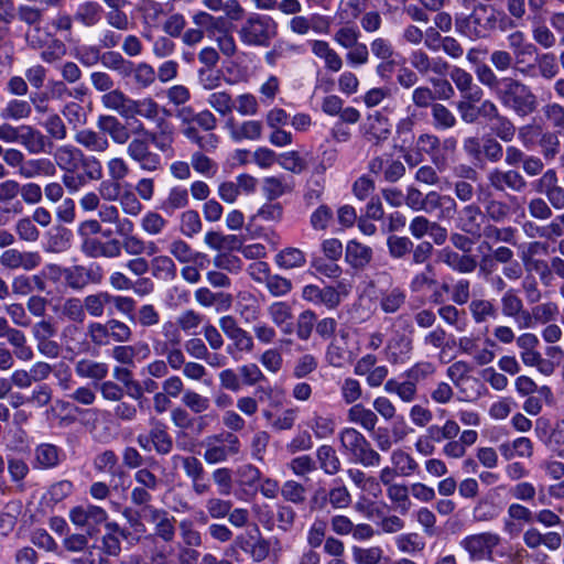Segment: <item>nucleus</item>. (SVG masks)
<instances>
[{"instance_id": "1", "label": "nucleus", "mask_w": 564, "mask_h": 564, "mask_svg": "<svg viewBox=\"0 0 564 564\" xmlns=\"http://www.w3.org/2000/svg\"><path fill=\"white\" fill-rule=\"evenodd\" d=\"M341 453L354 464L365 468H375L382 462L381 455L372 447L367 437L352 426L343 427L338 432Z\"/></svg>"}, {"instance_id": "2", "label": "nucleus", "mask_w": 564, "mask_h": 564, "mask_svg": "<svg viewBox=\"0 0 564 564\" xmlns=\"http://www.w3.org/2000/svg\"><path fill=\"white\" fill-rule=\"evenodd\" d=\"M237 34L246 46L268 47L278 35V23L270 15L252 12L246 17Z\"/></svg>"}, {"instance_id": "3", "label": "nucleus", "mask_w": 564, "mask_h": 564, "mask_svg": "<svg viewBox=\"0 0 564 564\" xmlns=\"http://www.w3.org/2000/svg\"><path fill=\"white\" fill-rule=\"evenodd\" d=\"M496 93L501 104L519 116H528L536 108V97L524 84L511 78L496 82Z\"/></svg>"}, {"instance_id": "4", "label": "nucleus", "mask_w": 564, "mask_h": 564, "mask_svg": "<svg viewBox=\"0 0 564 564\" xmlns=\"http://www.w3.org/2000/svg\"><path fill=\"white\" fill-rule=\"evenodd\" d=\"M203 458L207 465H219L229 462L240 454L241 443L231 432L213 434L202 442Z\"/></svg>"}, {"instance_id": "5", "label": "nucleus", "mask_w": 564, "mask_h": 564, "mask_svg": "<svg viewBox=\"0 0 564 564\" xmlns=\"http://www.w3.org/2000/svg\"><path fill=\"white\" fill-rule=\"evenodd\" d=\"M459 30L469 37H487L494 30V6L479 3L460 24Z\"/></svg>"}, {"instance_id": "6", "label": "nucleus", "mask_w": 564, "mask_h": 564, "mask_svg": "<svg viewBox=\"0 0 564 564\" xmlns=\"http://www.w3.org/2000/svg\"><path fill=\"white\" fill-rule=\"evenodd\" d=\"M149 424V433L139 434L137 437L139 446L148 452L154 449L160 455L170 454L173 448V441L167 432L166 424L155 417H151Z\"/></svg>"}, {"instance_id": "7", "label": "nucleus", "mask_w": 564, "mask_h": 564, "mask_svg": "<svg viewBox=\"0 0 564 564\" xmlns=\"http://www.w3.org/2000/svg\"><path fill=\"white\" fill-rule=\"evenodd\" d=\"M141 518L153 524L154 534L164 542L173 541L175 536V518L160 508L153 506H144L141 510Z\"/></svg>"}, {"instance_id": "8", "label": "nucleus", "mask_w": 564, "mask_h": 564, "mask_svg": "<svg viewBox=\"0 0 564 564\" xmlns=\"http://www.w3.org/2000/svg\"><path fill=\"white\" fill-rule=\"evenodd\" d=\"M149 139L133 138L127 145L128 156L147 172H155L161 169V156L150 150Z\"/></svg>"}, {"instance_id": "9", "label": "nucleus", "mask_w": 564, "mask_h": 564, "mask_svg": "<svg viewBox=\"0 0 564 564\" xmlns=\"http://www.w3.org/2000/svg\"><path fill=\"white\" fill-rule=\"evenodd\" d=\"M69 519L76 527L86 528L93 534L98 525L106 522L108 514L105 509L90 503L76 506L69 511Z\"/></svg>"}, {"instance_id": "10", "label": "nucleus", "mask_w": 564, "mask_h": 564, "mask_svg": "<svg viewBox=\"0 0 564 564\" xmlns=\"http://www.w3.org/2000/svg\"><path fill=\"white\" fill-rule=\"evenodd\" d=\"M134 132L144 134L159 151L173 155L175 133L173 126L169 121L161 118L156 122L155 131H149L140 123Z\"/></svg>"}, {"instance_id": "11", "label": "nucleus", "mask_w": 564, "mask_h": 564, "mask_svg": "<svg viewBox=\"0 0 564 564\" xmlns=\"http://www.w3.org/2000/svg\"><path fill=\"white\" fill-rule=\"evenodd\" d=\"M0 263L11 270L32 271L42 264V256L39 251H21L11 248L1 253Z\"/></svg>"}, {"instance_id": "12", "label": "nucleus", "mask_w": 564, "mask_h": 564, "mask_svg": "<svg viewBox=\"0 0 564 564\" xmlns=\"http://www.w3.org/2000/svg\"><path fill=\"white\" fill-rule=\"evenodd\" d=\"M460 546L466 550L474 561L490 560L494 550V535L491 533H478L464 538Z\"/></svg>"}, {"instance_id": "13", "label": "nucleus", "mask_w": 564, "mask_h": 564, "mask_svg": "<svg viewBox=\"0 0 564 564\" xmlns=\"http://www.w3.org/2000/svg\"><path fill=\"white\" fill-rule=\"evenodd\" d=\"M412 338L405 334L399 333L392 336L384 347L386 358L393 365H403L408 362L412 357Z\"/></svg>"}, {"instance_id": "14", "label": "nucleus", "mask_w": 564, "mask_h": 564, "mask_svg": "<svg viewBox=\"0 0 564 564\" xmlns=\"http://www.w3.org/2000/svg\"><path fill=\"white\" fill-rule=\"evenodd\" d=\"M225 129L234 142H241L243 140L256 141L262 137L263 124L259 120H246L238 123L230 117L225 122Z\"/></svg>"}, {"instance_id": "15", "label": "nucleus", "mask_w": 564, "mask_h": 564, "mask_svg": "<svg viewBox=\"0 0 564 564\" xmlns=\"http://www.w3.org/2000/svg\"><path fill=\"white\" fill-rule=\"evenodd\" d=\"M21 184L15 180L0 182V213L20 215L23 212L22 200L19 198Z\"/></svg>"}, {"instance_id": "16", "label": "nucleus", "mask_w": 564, "mask_h": 564, "mask_svg": "<svg viewBox=\"0 0 564 564\" xmlns=\"http://www.w3.org/2000/svg\"><path fill=\"white\" fill-rule=\"evenodd\" d=\"M456 208L457 205L453 197L431 191L424 196L422 212L432 214L437 210L438 219H449L456 214Z\"/></svg>"}, {"instance_id": "17", "label": "nucleus", "mask_w": 564, "mask_h": 564, "mask_svg": "<svg viewBox=\"0 0 564 564\" xmlns=\"http://www.w3.org/2000/svg\"><path fill=\"white\" fill-rule=\"evenodd\" d=\"M19 142L31 154L51 153L53 142L39 129L32 126H21Z\"/></svg>"}, {"instance_id": "18", "label": "nucleus", "mask_w": 564, "mask_h": 564, "mask_svg": "<svg viewBox=\"0 0 564 564\" xmlns=\"http://www.w3.org/2000/svg\"><path fill=\"white\" fill-rule=\"evenodd\" d=\"M364 137L376 144L386 141L391 133V126L389 119L382 116L379 111L369 115L361 126Z\"/></svg>"}, {"instance_id": "19", "label": "nucleus", "mask_w": 564, "mask_h": 564, "mask_svg": "<svg viewBox=\"0 0 564 564\" xmlns=\"http://www.w3.org/2000/svg\"><path fill=\"white\" fill-rule=\"evenodd\" d=\"M75 142L89 152L105 153L110 148V141L102 131H95L89 128L76 130L74 134Z\"/></svg>"}, {"instance_id": "20", "label": "nucleus", "mask_w": 564, "mask_h": 564, "mask_svg": "<svg viewBox=\"0 0 564 564\" xmlns=\"http://www.w3.org/2000/svg\"><path fill=\"white\" fill-rule=\"evenodd\" d=\"M312 53L324 62L326 70L338 73L344 66V61L339 53L330 46V44L323 40L310 41Z\"/></svg>"}, {"instance_id": "21", "label": "nucleus", "mask_w": 564, "mask_h": 564, "mask_svg": "<svg viewBox=\"0 0 564 564\" xmlns=\"http://www.w3.org/2000/svg\"><path fill=\"white\" fill-rule=\"evenodd\" d=\"M96 126L98 130L108 134L116 144L122 145L130 140L131 135L129 129L115 116H99Z\"/></svg>"}, {"instance_id": "22", "label": "nucleus", "mask_w": 564, "mask_h": 564, "mask_svg": "<svg viewBox=\"0 0 564 564\" xmlns=\"http://www.w3.org/2000/svg\"><path fill=\"white\" fill-rule=\"evenodd\" d=\"M84 152L73 144H63L55 149L53 163L61 171H77Z\"/></svg>"}, {"instance_id": "23", "label": "nucleus", "mask_w": 564, "mask_h": 564, "mask_svg": "<svg viewBox=\"0 0 564 564\" xmlns=\"http://www.w3.org/2000/svg\"><path fill=\"white\" fill-rule=\"evenodd\" d=\"M346 419L348 423L358 425L367 432H372L378 423L376 412L360 402L348 408Z\"/></svg>"}, {"instance_id": "24", "label": "nucleus", "mask_w": 564, "mask_h": 564, "mask_svg": "<svg viewBox=\"0 0 564 564\" xmlns=\"http://www.w3.org/2000/svg\"><path fill=\"white\" fill-rule=\"evenodd\" d=\"M299 414V409L289 408L281 413H274L271 409L262 411V416L270 429L275 432L290 431L293 429Z\"/></svg>"}, {"instance_id": "25", "label": "nucleus", "mask_w": 564, "mask_h": 564, "mask_svg": "<svg viewBox=\"0 0 564 564\" xmlns=\"http://www.w3.org/2000/svg\"><path fill=\"white\" fill-rule=\"evenodd\" d=\"M205 245L220 253L238 251L241 249V239L236 235H224L219 231H207L204 236Z\"/></svg>"}, {"instance_id": "26", "label": "nucleus", "mask_w": 564, "mask_h": 564, "mask_svg": "<svg viewBox=\"0 0 564 564\" xmlns=\"http://www.w3.org/2000/svg\"><path fill=\"white\" fill-rule=\"evenodd\" d=\"M345 260L354 269H364L372 260V249L357 240H349L345 249Z\"/></svg>"}, {"instance_id": "27", "label": "nucleus", "mask_w": 564, "mask_h": 564, "mask_svg": "<svg viewBox=\"0 0 564 564\" xmlns=\"http://www.w3.org/2000/svg\"><path fill=\"white\" fill-rule=\"evenodd\" d=\"M465 350L468 351L479 366H485L494 359V341L487 336H477L467 341Z\"/></svg>"}, {"instance_id": "28", "label": "nucleus", "mask_w": 564, "mask_h": 564, "mask_svg": "<svg viewBox=\"0 0 564 564\" xmlns=\"http://www.w3.org/2000/svg\"><path fill=\"white\" fill-rule=\"evenodd\" d=\"M303 53L304 48L302 45L280 40L274 43L270 51L265 52L264 62L269 66L275 67L280 59L290 58Z\"/></svg>"}, {"instance_id": "29", "label": "nucleus", "mask_w": 564, "mask_h": 564, "mask_svg": "<svg viewBox=\"0 0 564 564\" xmlns=\"http://www.w3.org/2000/svg\"><path fill=\"white\" fill-rule=\"evenodd\" d=\"M19 174L24 178L52 177L56 174V167L47 158L30 159L21 166Z\"/></svg>"}, {"instance_id": "30", "label": "nucleus", "mask_w": 564, "mask_h": 564, "mask_svg": "<svg viewBox=\"0 0 564 564\" xmlns=\"http://www.w3.org/2000/svg\"><path fill=\"white\" fill-rule=\"evenodd\" d=\"M485 223V216L477 206L468 205L463 208L459 216L460 228L468 234L480 236L486 234V229H482Z\"/></svg>"}, {"instance_id": "31", "label": "nucleus", "mask_w": 564, "mask_h": 564, "mask_svg": "<svg viewBox=\"0 0 564 564\" xmlns=\"http://www.w3.org/2000/svg\"><path fill=\"white\" fill-rule=\"evenodd\" d=\"M437 258L441 262L460 273L471 272L476 268V261L471 257L459 254L448 247L440 250Z\"/></svg>"}, {"instance_id": "32", "label": "nucleus", "mask_w": 564, "mask_h": 564, "mask_svg": "<svg viewBox=\"0 0 564 564\" xmlns=\"http://www.w3.org/2000/svg\"><path fill=\"white\" fill-rule=\"evenodd\" d=\"M75 372L79 378L101 381L108 376L109 366L106 362L83 358L75 364Z\"/></svg>"}, {"instance_id": "33", "label": "nucleus", "mask_w": 564, "mask_h": 564, "mask_svg": "<svg viewBox=\"0 0 564 564\" xmlns=\"http://www.w3.org/2000/svg\"><path fill=\"white\" fill-rule=\"evenodd\" d=\"M237 311L246 323L259 319L261 307L257 297L248 291L240 292L237 296Z\"/></svg>"}, {"instance_id": "34", "label": "nucleus", "mask_w": 564, "mask_h": 564, "mask_svg": "<svg viewBox=\"0 0 564 564\" xmlns=\"http://www.w3.org/2000/svg\"><path fill=\"white\" fill-rule=\"evenodd\" d=\"M150 270L153 278L162 281H173L177 269L172 257L159 254L150 260Z\"/></svg>"}, {"instance_id": "35", "label": "nucleus", "mask_w": 564, "mask_h": 564, "mask_svg": "<svg viewBox=\"0 0 564 564\" xmlns=\"http://www.w3.org/2000/svg\"><path fill=\"white\" fill-rule=\"evenodd\" d=\"M316 459L319 468L326 475L334 476L341 468L340 459L332 445L323 444L318 446L316 449Z\"/></svg>"}, {"instance_id": "36", "label": "nucleus", "mask_w": 564, "mask_h": 564, "mask_svg": "<svg viewBox=\"0 0 564 564\" xmlns=\"http://www.w3.org/2000/svg\"><path fill=\"white\" fill-rule=\"evenodd\" d=\"M61 462V449L48 443L40 444L34 452V467L48 469L56 467Z\"/></svg>"}, {"instance_id": "37", "label": "nucleus", "mask_w": 564, "mask_h": 564, "mask_svg": "<svg viewBox=\"0 0 564 564\" xmlns=\"http://www.w3.org/2000/svg\"><path fill=\"white\" fill-rule=\"evenodd\" d=\"M268 314L282 333L291 334L292 328V310L291 306L285 302H274L268 307Z\"/></svg>"}, {"instance_id": "38", "label": "nucleus", "mask_w": 564, "mask_h": 564, "mask_svg": "<svg viewBox=\"0 0 564 564\" xmlns=\"http://www.w3.org/2000/svg\"><path fill=\"white\" fill-rule=\"evenodd\" d=\"M529 20L532 23V37L543 48H552L556 44L554 33L545 25L541 14H531Z\"/></svg>"}, {"instance_id": "39", "label": "nucleus", "mask_w": 564, "mask_h": 564, "mask_svg": "<svg viewBox=\"0 0 564 564\" xmlns=\"http://www.w3.org/2000/svg\"><path fill=\"white\" fill-rule=\"evenodd\" d=\"M170 257L175 258L180 263H196L206 256L194 250L186 241L181 238L173 239L169 245Z\"/></svg>"}, {"instance_id": "40", "label": "nucleus", "mask_w": 564, "mask_h": 564, "mask_svg": "<svg viewBox=\"0 0 564 564\" xmlns=\"http://www.w3.org/2000/svg\"><path fill=\"white\" fill-rule=\"evenodd\" d=\"M229 340H231V344L227 346V352L235 360H239L241 354H251L254 349L252 336L242 327L230 336Z\"/></svg>"}, {"instance_id": "41", "label": "nucleus", "mask_w": 564, "mask_h": 564, "mask_svg": "<svg viewBox=\"0 0 564 564\" xmlns=\"http://www.w3.org/2000/svg\"><path fill=\"white\" fill-rule=\"evenodd\" d=\"M383 389L389 394L398 395V398L405 403L413 402L417 395V387L413 383V380L410 379L405 381L389 379L384 382Z\"/></svg>"}, {"instance_id": "42", "label": "nucleus", "mask_w": 564, "mask_h": 564, "mask_svg": "<svg viewBox=\"0 0 564 564\" xmlns=\"http://www.w3.org/2000/svg\"><path fill=\"white\" fill-rule=\"evenodd\" d=\"M308 427L317 440H326L334 435L336 422L330 414L314 412L308 421Z\"/></svg>"}, {"instance_id": "43", "label": "nucleus", "mask_w": 564, "mask_h": 564, "mask_svg": "<svg viewBox=\"0 0 564 564\" xmlns=\"http://www.w3.org/2000/svg\"><path fill=\"white\" fill-rule=\"evenodd\" d=\"M405 300V291L400 286H393L381 292L379 306L386 314H393L404 305Z\"/></svg>"}, {"instance_id": "44", "label": "nucleus", "mask_w": 564, "mask_h": 564, "mask_svg": "<svg viewBox=\"0 0 564 564\" xmlns=\"http://www.w3.org/2000/svg\"><path fill=\"white\" fill-rule=\"evenodd\" d=\"M326 361L334 368H343L354 359V352L348 349L347 343L332 340L325 354Z\"/></svg>"}, {"instance_id": "45", "label": "nucleus", "mask_w": 564, "mask_h": 564, "mask_svg": "<svg viewBox=\"0 0 564 564\" xmlns=\"http://www.w3.org/2000/svg\"><path fill=\"white\" fill-rule=\"evenodd\" d=\"M283 217V207L280 203H265L256 214L248 219L247 229L252 230L257 226L258 220L268 223H279Z\"/></svg>"}, {"instance_id": "46", "label": "nucleus", "mask_w": 564, "mask_h": 564, "mask_svg": "<svg viewBox=\"0 0 564 564\" xmlns=\"http://www.w3.org/2000/svg\"><path fill=\"white\" fill-rule=\"evenodd\" d=\"M160 107L158 102L150 98L131 99L127 118L140 116L148 120H155L159 117Z\"/></svg>"}, {"instance_id": "47", "label": "nucleus", "mask_w": 564, "mask_h": 564, "mask_svg": "<svg viewBox=\"0 0 564 564\" xmlns=\"http://www.w3.org/2000/svg\"><path fill=\"white\" fill-rule=\"evenodd\" d=\"M131 99L121 90L112 88L101 96V104L107 109L115 110L121 117L127 118Z\"/></svg>"}, {"instance_id": "48", "label": "nucleus", "mask_w": 564, "mask_h": 564, "mask_svg": "<svg viewBox=\"0 0 564 564\" xmlns=\"http://www.w3.org/2000/svg\"><path fill=\"white\" fill-rule=\"evenodd\" d=\"M137 10L145 24L156 26L164 17V7L156 0H139Z\"/></svg>"}, {"instance_id": "49", "label": "nucleus", "mask_w": 564, "mask_h": 564, "mask_svg": "<svg viewBox=\"0 0 564 564\" xmlns=\"http://www.w3.org/2000/svg\"><path fill=\"white\" fill-rule=\"evenodd\" d=\"M351 556L355 564H380L384 558V551L379 545L351 546Z\"/></svg>"}, {"instance_id": "50", "label": "nucleus", "mask_w": 564, "mask_h": 564, "mask_svg": "<svg viewBox=\"0 0 564 564\" xmlns=\"http://www.w3.org/2000/svg\"><path fill=\"white\" fill-rule=\"evenodd\" d=\"M387 491V497L391 503L402 513L406 514L412 506L410 499V488L405 484L398 482L390 486Z\"/></svg>"}, {"instance_id": "51", "label": "nucleus", "mask_w": 564, "mask_h": 564, "mask_svg": "<svg viewBox=\"0 0 564 564\" xmlns=\"http://www.w3.org/2000/svg\"><path fill=\"white\" fill-rule=\"evenodd\" d=\"M263 195L273 200L292 191V184L284 176H268L262 181Z\"/></svg>"}, {"instance_id": "52", "label": "nucleus", "mask_w": 564, "mask_h": 564, "mask_svg": "<svg viewBox=\"0 0 564 564\" xmlns=\"http://www.w3.org/2000/svg\"><path fill=\"white\" fill-rule=\"evenodd\" d=\"M32 113L29 101L22 99H11L0 110V118L3 120H23L28 119Z\"/></svg>"}, {"instance_id": "53", "label": "nucleus", "mask_w": 564, "mask_h": 564, "mask_svg": "<svg viewBox=\"0 0 564 564\" xmlns=\"http://www.w3.org/2000/svg\"><path fill=\"white\" fill-rule=\"evenodd\" d=\"M195 301L204 307H212L216 304L228 308L231 304V295L223 292H212L208 288H198L194 293Z\"/></svg>"}, {"instance_id": "54", "label": "nucleus", "mask_w": 564, "mask_h": 564, "mask_svg": "<svg viewBox=\"0 0 564 564\" xmlns=\"http://www.w3.org/2000/svg\"><path fill=\"white\" fill-rule=\"evenodd\" d=\"M390 460L399 476H411L419 468L417 462L409 453L402 449H394L391 453Z\"/></svg>"}, {"instance_id": "55", "label": "nucleus", "mask_w": 564, "mask_h": 564, "mask_svg": "<svg viewBox=\"0 0 564 564\" xmlns=\"http://www.w3.org/2000/svg\"><path fill=\"white\" fill-rule=\"evenodd\" d=\"M206 101L221 117L230 116L235 109L234 98L227 90L209 94Z\"/></svg>"}, {"instance_id": "56", "label": "nucleus", "mask_w": 564, "mask_h": 564, "mask_svg": "<svg viewBox=\"0 0 564 564\" xmlns=\"http://www.w3.org/2000/svg\"><path fill=\"white\" fill-rule=\"evenodd\" d=\"M85 313L91 317H101L107 308H109V292L99 291L87 295L83 300Z\"/></svg>"}, {"instance_id": "57", "label": "nucleus", "mask_w": 564, "mask_h": 564, "mask_svg": "<svg viewBox=\"0 0 564 564\" xmlns=\"http://www.w3.org/2000/svg\"><path fill=\"white\" fill-rule=\"evenodd\" d=\"M41 126L46 132L45 135L51 141H63L67 138V127L62 117L56 112L50 113L47 118L41 122Z\"/></svg>"}, {"instance_id": "58", "label": "nucleus", "mask_w": 564, "mask_h": 564, "mask_svg": "<svg viewBox=\"0 0 564 564\" xmlns=\"http://www.w3.org/2000/svg\"><path fill=\"white\" fill-rule=\"evenodd\" d=\"M70 230L66 228H56L47 234V243L45 250L52 253L66 251L70 247Z\"/></svg>"}, {"instance_id": "59", "label": "nucleus", "mask_w": 564, "mask_h": 564, "mask_svg": "<svg viewBox=\"0 0 564 564\" xmlns=\"http://www.w3.org/2000/svg\"><path fill=\"white\" fill-rule=\"evenodd\" d=\"M275 262L283 269L301 268L306 263L305 253L297 248H285L275 256Z\"/></svg>"}, {"instance_id": "60", "label": "nucleus", "mask_w": 564, "mask_h": 564, "mask_svg": "<svg viewBox=\"0 0 564 564\" xmlns=\"http://www.w3.org/2000/svg\"><path fill=\"white\" fill-rule=\"evenodd\" d=\"M347 294L348 292L343 283H339L337 288L330 285L325 286L319 290L317 305H323L328 310H335Z\"/></svg>"}, {"instance_id": "61", "label": "nucleus", "mask_w": 564, "mask_h": 564, "mask_svg": "<svg viewBox=\"0 0 564 564\" xmlns=\"http://www.w3.org/2000/svg\"><path fill=\"white\" fill-rule=\"evenodd\" d=\"M456 388L460 394V400L467 402L475 401L487 392V389L480 379L473 376H469L467 379L462 381L456 386Z\"/></svg>"}, {"instance_id": "62", "label": "nucleus", "mask_w": 564, "mask_h": 564, "mask_svg": "<svg viewBox=\"0 0 564 564\" xmlns=\"http://www.w3.org/2000/svg\"><path fill=\"white\" fill-rule=\"evenodd\" d=\"M102 8L96 1H86L82 3L76 13L75 18L85 26H94L100 20Z\"/></svg>"}, {"instance_id": "63", "label": "nucleus", "mask_w": 564, "mask_h": 564, "mask_svg": "<svg viewBox=\"0 0 564 564\" xmlns=\"http://www.w3.org/2000/svg\"><path fill=\"white\" fill-rule=\"evenodd\" d=\"M203 223L198 212L194 209L185 210L180 217V231L187 238H193L202 231Z\"/></svg>"}, {"instance_id": "64", "label": "nucleus", "mask_w": 564, "mask_h": 564, "mask_svg": "<svg viewBox=\"0 0 564 564\" xmlns=\"http://www.w3.org/2000/svg\"><path fill=\"white\" fill-rule=\"evenodd\" d=\"M339 392L343 402L352 405L359 403L364 391L359 380L352 377H346L339 386Z\"/></svg>"}]
</instances>
